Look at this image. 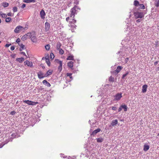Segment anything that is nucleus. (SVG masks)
<instances>
[{
  "label": "nucleus",
  "instance_id": "obj_1",
  "mask_svg": "<svg viewBox=\"0 0 159 159\" xmlns=\"http://www.w3.org/2000/svg\"><path fill=\"white\" fill-rule=\"evenodd\" d=\"M77 10H80V8L77 6H75L71 8L70 11L71 12L70 16V17L74 18L75 15L77 14L76 11H77Z\"/></svg>",
  "mask_w": 159,
  "mask_h": 159
},
{
  "label": "nucleus",
  "instance_id": "obj_2",
  "mask_svg": "<svg viewBox=\"0 0 159 159\" xmlns=\"http://www.w3.org/2000/svg\"><path fill=\"white\" fill-rule=\"evenodd\" d=\"M29 38H30L32 42L34 43H35L37 42V39L34 32H33L31 33L30 32Z\"/></svg>",
  "mask_w": 159,
  "mask_h": 159
},
{
  "label": "nucleus",
  "instance_id": "obj_3",
  "mask_svg": "<svg viewBox=\"0 0 159 159\" xmlns=\"http://www.w3.org/2000/svg\"><path fill=\"white\" fill-rule=\"evenodd\" d=\"M134 16L136 18H141L143 17L144 16V15L143 12H135L134 13Z\"/></svg>",
  "mask_w": 159,
  "mask_h": 159
},
{
  "label": "nucleus",
  "instance_id": "obj_4",
  "mask_svg": "<svg viewBox=\"0 0 159 159\" xmlns=\"http://www.w3.org/2000/svg\"><path fill=\"white\" fill-rule=\"evenodd\" d=\"M25 29V28L19 25L15 28L14 32L16 33L17 34L20 33V31L24 30Z\"/></svg>",
  "mask_w": 159,
  "mask_h": 159
},
{
  "label": "nucleus",
  "instance_id": "obj_5",
  "mask_svg": "<svg viewBox=\"0 0 159 159\" xmlns=\"http://www.w3.org/2000/svg\"><path fill=\"white\" fill-rule=\"evenodd\" d=\"M122 93H116L114 96V101H118L120 100L122 98Z\"/></svg>",
  "mask_w": 159,
  "mask_h": 159
},
{
  "label": "nucleus",
  "instance_id": "obj_6",
  "mask_svg": "<svg viewBox=\"0 0 159 159\" xmlns=\"http://www.w3.org/2000/svg\"><path fill=\"white\" fill-rule=\"evenodd\" d=\"M128 107L126 105L124 104L121 105L118 109V112H120L122 109L124 110L125 111H126L127 110Z\"/></svg>",
  "mask_w": 159,
  "mask_h": 159
},
{
  "label": "nucleus",
  "instance_id": "obj_7",
  "mask_svg": "<svg viewBox=\"0 0 159 159\" xmlns=\"http://www.w3.org/2000/svg\"><path fill=\"white\" fill-rule=\"evenodd\" d=\"M23 102L29 105H35L38 103V102H34L29 100H24Z\"/></svg>",
  "mask_w": 159,
  "mask_h": 159
},
{
  "label": "nucleus",
  "instance_id": "obj_8",
  "mask_svg": "<svg viewBox=\"0 0 159 159\" xmlns=\"http://www.w3.org/2000/svg\"><path fill=\"white\" fill-rule=\"evenodd\" d=\"M39 79H41L45 77H46L45 73L41 71H40L37 73Z\"/></svg>",
  "mask_w": 159,
  "mask_h": 159
},
{
  "label": "nucleus",
  "instance_id": "obj_9",
  "mask_svg": "<svg viewBox=\"0 0 159 159\" xmlns=\"http://www.w3.org/2000/svg\"><path fill=\"white\" fill-rule=\"evenodd\" d=\"M25 65L29 67H32L33 66V63L32 62L29 61L28 60H26L24 62Z\"/></svg>",
  "mask_w": 159,
  "mask_h": 159
},
{
  "label": "nucleus",
  "instance_id": "obj_10",
  "mask_svg": "<svg viewBox=\"0 0 159 159\" xmlns=\"http://www.w3.org/2000/svg\"><path fill=\"white\" fill-rule=\"evenodd\" d=\"M30 35V32L28 33L22 37L21 38V40L23 41H25L27 38H29Z\"/></svg>",
  "mask_w": 159,
  "mask_h": 159
},
{
  "label": "nucleus",
  "instance_id": "obj_11",
  "mask_svg": "<svg viewBox=\"0 0 159 159\" xmlns=\"http://www.w3.org/2000/svg\"><path fill=\"white\" fill-rule=\"evenodd\" d=\"M45 30L47 32L48 31L50 28V24L48 22H46L45 24Z\"/></svg>",
  "mask_w": 159,
  "mask_h": 159
},
{
  "label": "nucleus",
  "instance_id": "obj_12",
  "mask_svg": "<svg viewBox=\"0 0 159 159\" xmlns=\"http://www.w3.org/2000/svg\"><path fill=\"white\" fill-rule=\"evenodd\" d=\"M40 15L42 19H44L45 18V16L46 15L45 11L43 10H42L40 12Z\"/></svg>",
  "mask_w": 159,
  "mask_h": 159
},
{
  "label": "nucleus",
  "instance_id": "obj_13",
  "mask_svg": "<svg viewBox=\"0 0 159 159\" xmlns=\"http://www.w3.org/2000/svg\"><path fill=\"white\" fill-rule=\"evenodd\" d=\"M100 131L101 129H97L93 131L92 133L91 134V135L94 136L96 134L99 132Z\"/></svg>",
  "mask_w": 159,
  "mask_h": 159
},
{
  "label": "nucleus",
  "instance_id": "obj_14",
  "mask_svg": "<svg viewBox=\"0 0 159 159\" xmlns=\"http://www.w3.org/2000/svg\"><path fill=\"white\" fill-rule=\"evenodd\" d=\"M148 88V85L146 84L142 86V92L143 93H145L146 92L147 89Z\"/></svg>",
  "mask_w": 159,
  "mask_h": 159
},
{
  "label": "nucleus",
  "instance_id": "obj_15",
  "mask_svg": "<svg viewBox=\"0 0 159 159\" xmlns=\"http://www.w3.org/2000/svg\"><path fill=\"white\" fill-rule=\"evenodd\" d=\"M56 62L59 64V66L58 67V69L60 70V69H61V68L62 66V62L61 61L59 60H56Z\"/></svg>",
  "mask_w": 159,
  "mask_h": 159
},
{
  "label": "nucleus",
  "instance_id": "obj_16",
  "mask_svg": "<svg viewBox=\"0 0 159 159\" xmlns=\"http://www.w3.org/2000/svg\"><path fill=\"white\" fill-rule=\"evenodd\" d=\"M42 82L45 85L48 87H49L51 86V84H50L45 80H43Z\"/></svg>",
  "mask_w": 159,
  "mask_h": 159
},
{
  "label": "nucleus",
  "instance_id": "obj_17",
  "mask_svg": "<svg viewBox=\"0 0 159 159\" xmlns=\"http://www.w3.org/2000/svg\"><path fill=\"white\" fill-rule=\"evenodd\" d=\"M118 123V120L117 119L113 120L112 121L111 123V125L112 126H114L117 125Z\"/></svg>",
  "mask_w": 159,
  "mask_h": 159
},
{
  "label": "nucleus",
  "instance_id": "obj_18",
  "mask_svg": "<svg viewBox=\"0 0 159 159\" xmlns=\"http://www.w3.org/2000/svg\"><path fill=\"white\" fill-rule=\"evenodd\" d=\"M24 2L26 3H29L30 2H36L35 0H24L23 1Z\"/></svg>",
  "mask_w": 159,
  "mask_h": 159
},
{
  "label": "nucleus",
  "instance_id": "obj_19",
  "mask_svg": "<svg viewBox=\"0 0 159 159\" xmlns=\"http://www.w3.org/2000/svg\"><path fill=\"white\" fill-rule=\"evenodd\" d=\"M52 70H48L47 72H46V73H45V75H46V77H47L49 75L52 74Z\"/></svg>",
  "mask_w": 159,
  "mask_h": 159
},
{
  "label": "nucleus",
  "instance_id": "obj_20",
  "mask_svg": "<svg viewBox=\"0 0 159 159\" xmlns=\"http://www.w3.org/2000/svg\"><path fill=\"white\" fill-rule=\"evenodd\" d=\"M68 66L70 68H71L73 66V62L72 61H70L68 63Z\"/></svg>",
  "mask_w": 159,
  "mask_h": 159
},
{
  "label": "nucleus",
  "instance_id": "obj_21",
  "mask_svg": "<svg viewBox=\"0 0 159 159\" xmlns=\"http://www.w3.org/2000/svg\"><path fill=\"white\" fill-rule=\"evenodd\" d=\"M25 60V59L23 57H21V58H17L16 59V61L20 63L22 62Z\"/></svg>",
  "mask_w": 159,
  "mask_h": 159
},
{
  "label": "nucleus",
  "instance_id": "obj_22",
  "mask_svg": "<svg viewBox=\"0 0 159 159\" xmlns=\"http://www.w3.org/2000/svg\"><path fill=\"white\" fill-rule=\"evenodd\" d=\"M149 148V146L148 145H144L143 148V150L144 151H148Z\"/></svg>",
  "mask_w": 159,
  "mask_h": 159
},
{
  "label": "nucleus",
  "instance_id": "obj_23",
  "mask_svg": "<svg viewBox=\"0 0 159 159\" xmlns=\"http://www.w3.org/2000/svg\"><path fill=\"white\" fill-rule=\"evenodd\" d=\"M67 60H73L74 59V57L73 55H71L69 56L66 58Z\"/></svg>",
  "mask_w": 159,
  "mask_h": 159
},
{
  "label": "nucleus",
  "instance_id": "obj_24",
  "mask_svg": "<svg viewBox=\"0 0 159 159\" xmlns=\"http://www.w3.org/2000/svg\"><path fill=\"white\" fill-rule=\"evenodd\" d=\"M61 46V44L60 43L58 42L57 43L56 48L57 50L61 49L60 48Z\"/></svg>",
  "mask_w": 159,
  "mask_h": 159
},
{
  "label": "nucleus",
  "instance_id": "obj_25",
  "mask_svg": "<svg viewBox=\"0 0 159 159\" xmlns=\"http://www.w3.org/2000/svg\"><path fill=\"white\" fill-rule=\"evenodd\" d=\"M2 5L4 7H7L9 6V3L7 2H4L2 4Z\"/></svg>",
  "mask_w": 159,
  "mask_h": 159
},
{
  "label": "nucleus",
  "instance_id": "obj_26",
  "mask_svg": "<svg viewBox=\"0 0 159 159\" xmlns=\"http://www.w3.org/2000/svg\"><path fill=\"white\" fill-rule=\"evenodd\" d=\"M46 61L47 63V64H48V66H50V62L49 61V59L48 58H46Z\"/></svg>",
  "mask_w": 159,
  "mask_h": 159
},
{
  "label": "nucleus",
  "instance_id": "obj_27",
  "mask_svg": "<svg viewBox=\"0 0 159 159\" xmlns=\"http://www.w3.org/2000/svg\"><path fill=\"white\" fill-rule=\"evenodd\" d=\"M155 5L157 7H159V0H156L155 3Z\"/></svg>",
  "mask_w": 159,
  "mask_h": 159
},
{
  "label": "nucleus",
  "instance_id": "obj_28",
  "mask_svg": "<svg viewBox=\"0 0 159 159\" xmlns=\"http://www.w3.org/2000/svg\"><path fill=\"white\" fill-rule=\"evenodd\" d=\"M103 139L102 138H99L97 139V141L98 142L101 143L102 142Z\"/></svg>",
  "mask_w": 159,
  "mask_h": 159
},
{
  "label": "nucleus",
  "instance_id": "obj_29",
  "mask_svg": "<svg viewBox=\"0 0 159 159\" xmlns=\"http://www.w3.org/2000/svg\"><path fill=\"white\" fill-rule=\"evenodd\" d=\"M139 8L142 9H144L145 8L143 4H140L139 5Z\"/></svg>",
  "mask_w": 159,
  "mask_h": 159
},
{
  "label": "nucleus",
  "instance_id": "obj_30",
  "mask_svg": "<svg viewBox=\"0 0 159 159\" xmlns=\"http://www.w3.org/2000/svg\"><path fill=\"white\" fill-rule=\"evenodd\" d=\"M58 50L59 51V54L61 55L63 54L64 53V51L61 48Z\"/></svg>",
  "mask_w": 159,
  "mask_h": 159
},
{
  "label": "nucleus",
  "instance_id": "obj_31",
  "mask_svg": "<svg viewBox=\"0 0 159 159\" xmlns=\"http://www.w3.org/2000/svg\"><path fill=\"white\" fill-rule=\"evenodd\" d=\"M11 20V18L10 17L6 18L5 20V21L7 22H10Z\"/></svg>",
  "mask_w": 159,
  "mask_h": 159
},
{
  "label": "nucleus",
  "instance_id": "obj_32",
  "mask_svg": "<svg viewBox=\"0 0 159 159\" xmlns=\"http://www.w3.org/2000/svg\"><path fill=\"white\" fill-rule=\"evenodd\" d=\"M25 47V45L23 44H21L20 46V51H21L24 49Z\"/></svg>",
  "mask_w": 159,
  "mask_h": 159
},
{
  "label": "nucleus",
  "instance_id": "obj_33",
  "mask_svg": "<svg viewBox=\"0 0 159 159\" xmlns=\"http://www.w3.org/2000/svg\"><path fill=\"white\" fill-rule=\"evenodd\" d=\"M114 78L112 76H110L109 79V81L110 82H113L114 81Z\"/></svg>",
  "mask_w": 159,
  "mask_h": 159
},
{
  "label": "nucleus",
  "instance_id": "obj_34",
  "mask_svg": "<svg viewBox=\"0 0 159 159\" xmlns=\"http://www.w3.org/2000/svg\"><path fill=\"white\" fill-rule=\"evenodd\" d=\"M134 5L136 6H138V5H139V2L138 1L135 0L134 2Z\"/></svg>",
  "mask_w": 159,
  "mask_h": 159
},
{
  "label": "nucleus",
  "instance_id": "obj_35",
  "mask_svg": "<svg viewBox=\"0 0 159 159\" xmlns=\"http://www.w3.org/2000/svg\"><path fill=\"white\" fill-rule=\"evenodd\" d=\"M50 48V45L48 44L46 45L45 46V49L47 50H48Z\"/></svg>",
  "mask_w": 159,
  "mask_h": 159
},
{
  "label": "nucleus",
  "instance_id": "obj_36",
  "mask_svg": "<svg viewBox=\"0 0 159 159\" xmlns=\"http://www.w3.org/2000/svg\"><path fill=\"white\" fill-rule=\"evenodd\" d=\"M72 75V74L70 73H67L66 74L67 76H69L70 78L71 79H72V76H71Z\"/></svg>",
  "mask_w": 159,
  "mask_h": 159
},
{
  "label": "nucleus",
  "instance_id": "obj_37",
  "mask_svg": "<svg viewBox=\"0 0 159 159\" xmlns=\"http://www.w3.org/2000/svg\"><path fill=\"white\" fill-rule=\"evenodd\" d=\"M13 11L14 12L17 11V7H13Z\"/></svg>",
  "mask_w": 159,
  "mask_h": 159
},
{
  "label": "nucleus",
  "instance_id": "obj_38",
  "mask_svg": "<svg viewBox=\"0 0 159 159\" xmlns=\"http://www.w3.org/2000/svg\"><path fill=\"white\" fill-rule=\"evenodd\" d=\"M120 70H114L113 72V73H115V75H116L117 74Z\"/></svg>",
  "mask_w": 159,
  "mask_h": 159
},
{
  "label": "nucleus",
  "instance_id": "obj_39",
  "mask_svg": "<svg viewBox=\"0 0 159 159\" xmlns=\"http://www.w3.org/2000/svg\"><path fill=\"white\" fill-rule=\"evenodd\" d=\"M126 29L127 31H129V32H132V30L130 29V27L129 26H128V25H127Z\"/></svg>",
  "mask_w": 159,
  "mask_h": 159
},
{
  "label": "nucleus",
  "instance_id": "obj_40",
  "mask_svg": "<svg viewBox=\"0 0 159 159\" xmlns=\"http://www.w3.org/2000/svg\"><path fill=\"white\" fill-rule=\"evenodd\" d=\"M50 58L52 59H53L54 57V56L53 53H51L50 54Z\"/></svg>",
  "mask_w": 159,
  "mask_h": 159
},
{
  "label": "nucleus",
  "instance_id": "obj_41",
  "mask_svg": "<svg viewBox=\"0 0 159 159\" xmlns=\"http://www.w3.org/2000/svg\"><path fill=\"white\" fill-rule=\"evenodd\" d=\"M2 16L3 18H6L7 17V15L3 13V14L2 15Z\"/></svg>",
  "mask_w": 159,
  "mask_h": 159
},
{
  "label": "nucleus",
  "instance_id": "obj_42",
  "mask_svg": "<svg viewBox=\"0 0 159 159\" xmlns=\"http://www.w3.org/2000/svg\"><path fill=\"white\" fill-rule=\"evenodd\" d=\"M128 73L127 72L126 74H124L122 77V78L124 79L125 77L126 76V75H128Z\"/></svg>",
  "mask_w": 159,
  "mask_h": 159
},
{
  "label": "nucleus",
  "instance_id": "obj_43",
  "mask_svg": "<svg viewBox=\"0 0 159 159\" xmlns=\"http://www.w3.org/2000/svg\"><path fill=\"white\" fill-rule=\"evenodd\" d=\"M123 68V67L120 66H118L116 70H121Z\"/></svg>",
  "mask_w": 159,
  "mask_h": 159
},
{
  "label": "nucleus",
  "instance_id": "obj_44",
  "mask_svg": "<svg viewBox=\"0 0 159 159\" xmlns=\"http://www.w3.org/2000/svg\"><path fill=\"white\" fill-rule=\"evenodd\" d=\"M15 113L16 112L14 111H12L10 113V114L12 115H15Z\"/></svg>",
  "mask_w": 159,
  "mask_h": 159
},
{
  "label": "nucleus",
  "instance_id": "obj_45",
  "mask_svg": "<svg viewBox=\"0 0 159 159\" xmlns=\"http://www.w3.org/2000/svg\"><path fill=\"white\" fill-rule=\"evenodd\" d=\"M129 59V58L128 57H127L126 58H125V63H126L128 62V61Z\"/></svg>",
  "mask_w": 159,
  "mask_h": 159
},
{
  "label": "nucleus",
  "instance_id": "obj_46",
  "mask_svg": "<svg viewBox=\"0 0 159 159\" xmlns=\"http://www.w3.org/2000/svg\"><path fill=\"white\" fill-rule=\"evenodd\" d=\"M20 54H23V55H24V56H25L26 57V58H27V56L26 55V54H25V52H21L20 53Z\"/></svg>",
  "mask_w": 159,
  "mask_h": 159
},
{
  "label": "nucleus",
  "instance_id": "obj_47",
  "mask_svg": "<svg viewBox=\"0 0 159 159\" xmlns=\"http://www.w3.org/2000/svg\"><path fill=\"white\" fill-rule=\"evenodd\" d=\"M76 22V20H75L74 19H73V20L72 21H71V23L74 24Z\"/></svg>",
  "mask_w": 159,
  "mask_h": 159
},
{
  "label": "nucleus",
  "instance_id": "obj_48",
  "mask_svg": "<svg viewBox=\"0 0 159 159\" xmlns=\"http://www.w3.org/2000/svg\"><path fill=\"white\" fill-rule=\"evenodd\" d=\"M116 107H112V109L113 110L116 111Z\"/></svg>",
  "mask_w": 159,
  "mask_h": 159
},
{
  "label": "nucleus",
  "instance_id": "obj_49",
  "mask_svg": "<svg viewBox=\"0 0 159 159\" xmlns=\"http://www.w3.org/2000/svg\"><path fill=\"white\" fill-rule=\"evenodd\" d=\"M26 6V5L25 4H23L21 6V8H24Z\"/></svg>",
  "mask_w": 159,
  "mask_h": 159
},
{
  "label": "nucleus",
  "instance_id": "obj_50",
  "mask_svg": "<svg viewBox=\"0 0 159 159\" xmlns=\"http://www.w3.org/2000/svg\"><path fill=\"white\" fill-rule=\"evenodd\" d=\"M20 42V39L19 38H18L16 41V42L17 43H19Z\"/></svg>",
  "mask_w": 159,
  "mask_h": 159
},
{
  "label": "nucleus",
  "instance_id": "obj_51",
  "mask_svg": "<svg viewBox=\"0 0 159 159\" xmlns=\"http://www.w3.org/2000/svg\"><path fill=\"white\" fill-rule=\"evenodd\" d=\"M10 49H11V50L12 51L14 50L15 49L14 46H12L11 47Z\"/></svg>",
  "mask_w": 159,
  "mask_h": 159
},
{
  "label": "nucleus",
  "instance_id": "obj_52",
  "mask_svg": "<svg viewBox=\"0 0 159 159\" xmlns=\"http://www.w3.org/2000/svg\"><path fill=\"white\" fill-rule=\"evenodd\" d=\"M10 45H11V44H7L5 45V47L7 48Z\"/></svg>",
  "mask_w": 159,
  "mask_h": 159
},
{
  "label": "nucleus",
  "instance_id": "obj_53",
  "mask_svg": "<svg viewBox=\"0 0 159 159\" xmlns=\"http://www.w3.org/2000/svg\"><path fill=\"white\" fill-rule=\"evenodd\" d=\"M7 15L9 16H12V14L11 12L8 13Z\"/></svg>",
  "mask_w": 159,
  "mask_h": 159
},
{
  "label": "nucleus",
  "instance_id": "obj_54",
  "mask_svg": "<svg viewBox=\"0 0 159 159\" xmlns=\"http://www.w3.org/2000/svg\"><path fill=\"white\" fill-rule=\"evenodd\" d=\"M141 20L140 19H139L138 20H136V22L138 23L140 22L141 21Z\"/></svg>",
  "mask_w": 159,
  "mask_h": 159
},
{
  "label": "nucleus",
  "instance_id": "obj_55",
  "mask_svg": "<svg viewBox=\"0 0 159 159\" xmlns=\"http://www.w3.org/2000/svg\"><path fill=\"white\" fill-rule=\"evenodd\" d=\"M158 61H156L154 62V65H156L158 63Z\"/></svg>",
  "mask_w": 159,
  "mask_h": 159
},
{
  "label": "nucleus",
  "instance_id": "obj_56",
  "mask_svg": "<svg viewBox=\"0 0 159 159\" xmlns=\"http://www.w3.org/2000/svg\"><path fill=\"white\" fill-rule=\"evenodd\" d=\"M41 66L42 67V68L43 69H45V67L44 66H43V64H41Z\"/></svg>",
  "mask_w": 159,
  "mask_h": 159
},
{
  "label": "nucleus",
  "instance_id": "obj_57",
  "mask_svg": "<svg viewBox=\"0 0 159 159\" xmlns=\"http://www.w3.org/2000/svg\"><path fill=\"white\" fill-rule=\"evenodd\" d=\"M70 18L69 17H67L66 18V20L67 21H68L69 19Z\"/></svg>",
  "mask_w": 159,
  "mask_h": 159
},
{
  "label": "nucleus",
  "instance_id": "obj_58",
  "mask_svg": "<svg viewBox=\"0 0 159 159\" xmlns=\"http://www.w3.org/2000/svg\"><path fill=\"white\" fill-rule=\"evenodd\" d=\"M74 3L76 4H78L79 2L78 1H76Z\"/></svg>",
  "mask_w": 159,
  "mask_h": 159
},
{
  "label": "nucleus",
  "instance_id": "obj_59",
  "mask_svg": "<svg viewBox=\"0 0 159 159\" xmlns=\"http://www.w3.org/2000/svg\"><path fill=\"white\" fill-rule=\"evenodd\" d=\"M76 26L75 25V26H74V25H71V28H74V27L75 28V27H76Z\"/></svg>",
  "mask_w": 159,
  "mask_h": 159
},
{
  "label": "nucleus",
  "instance_id": "obj_60",
  "mask_svg": "<svg viewBox=\"0 0 159 159\" xmlns=\"http://www.w3.org/2000/svg\"><path fill=\"white\" fill-rule=\"evenodd\" d=\"M2 12H0V15L2 16V15L3 14Z\"/></svg>",
  "mask_w": 159,
  "mask_h": 159
},
{
  "label": "nucleus",
  "instance_id": "obj_61",
  "mask_svg": "<svg viewBox=\"0 0 159 159\" xmlns=\"http://www.w3.org/2000/svg\"><path fill=\"white\" fill-rule=\"evenodd\" d=\"M120 51H119L117 53V54H119L120 53Z\"/></svg>",
  "mask_w": 159,
  "mask_h": 159
},
{
  "label": "nucleus",
  "instance_id": "obj_62",
  "mask_svg": "<svg viewBox=\"0 0 159 159\" xmlns=\"http://www.w3.org/2000/svg\"><path fill=\"white\" fill-rule=\"evenodd\" d=\"M135 29V28H133V30H134Z\"/></svg>",
  "mask_w": 159,
  "mask_h": 159
},
{
  "label": "nucleus",
  "instance_id": "obj_63",
  "mask_svg": "<svg viewBox=\"0 0 159 159\" xmlns=\"http://www.w3.org/2000/svg\"><path fill=\"white\" fill-rule=\"evenodd\" d=\"M2 100V99H0V101H1Z\"/></svg>",
  "mask_w": 159,
  "mask_h": 159
},
{
  "label": "nucleus",
  "instance_id": "obj_64",
  "mask_svg": "<svg viewBox=\"0 0 159 159\" xmlns=\"http://www.w3.org/2000/svg\"><path fill=\"white\" fill-rule=\"evenodd\" d=\"M1 43V41H0V43Z\"/></svg>",
  "mask_w": 159,
  "mask_h": 159
}]
</instances>
